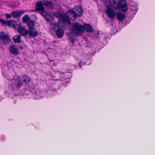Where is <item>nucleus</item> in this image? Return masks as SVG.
<instances>
[{
  "label": "nucleus",
  "mask_w": 155,
  "mask_h": 155,
  "mask_svg": "<svg viewBox=\"0 0 155 155\" xmlns=\"http://www.w3.org/2000/svg\"><path fill=\"white\" fill-rule=\"evenodd\" d=\"M28 19V16L26 15H25L22 18V21L23 23H25L26 22Z\"/></svg>",
  "instance_id": "nucleus-22"
},
{
  "label": "nucleus",
  "mask_w": 155,
  "mask_h": 155,
  "mask_svg": "<svg viewBox=\"0 0 155 155\" xmlns=\"http://www.w3.org/2000/svg\"><path fill=\"white\" fill-rule=\"evenodd\" d=\"M21 79L22 81H23L25 84H28L31 80L30 77L26 75L22 76L21 77Z\"/></svg>",
  "instance_id": "nucleus-16"
},
{
  "label": "nucleus",
  "mask_w": 155,
  "mask_h": 155,
  "mask_svg": "<svg viewBox=\"0 0 155 155\" xmlns=\"http://www.w3.org/2000/svg\"><path fill=\"white\" fill-rule=\"evenodd\" d=\"M9 50L11 53L15 55H17L19 53L17 48L14 45H12L9 47Z\"/></svg>",
  "instance_id": "nucleus-10"
},
{
  "label": "nucleus",
  "mask_w": 155,
  "mask_h": 155,
  "mask_svg": "<svg viewBox=\"0 0 155 155\" xmlns=\"http://www.w3.org/2000/svg\"><path fill=\"white\" fill-rule=\"evenodd\" d=\"M19 33L22 36H25L27 35V31L26 28L22 26H20L18 29Z\"/></svg>",
  "instance_id": "nucleus-13"
},
{
  "label": "nucleus",
  "mask_w": 155,
  "mask_h": 155,
  "mask_svg": "<svg viewBox=\"0 0 155 155\" xmlns=\"http://www.w3.org/2000/svg\"><path fill=\"white\" fill-rule=\"evenodd\" d=\"M23 85V82L18 79H15L12 82V87L14 90H18Z\"/></svg>",
  "instance_id": "nucleus-8"
},
{
  "label": "nucleus",
  "mask_w": 155,
  "mask_h": 155,
  "mask_svg": "<svg viewBox=\"0 0 155 155\" xmlns=\"http://www.w3.org/2000/svg\"><path fill=\"white\" fill-rule=\"evenodd\" d=\"M68 12L69 15H71L73 16V18H71L73 21L75 20L78 16H81L83 12L81 7L78 6H76L74 10H70Z\"/></svg>",
  "instance_id": "nucleus-3"
},
{
  "label": "nucleus",
  "mask_w": 155,
  "mask_h": 155,
  "mask_svg": "<svg viewBox=\"0 0 155 155\" xmlns=\"http://www.w3.org/2000/svg\"><path fill=\"white\" fill-rule=\"evenodd\" d=\"M109 3L107 6H110L116 10L120 9L122 12H125L128 9L127 4L121 2L117 3L115 0H109Z\"/></svg>",
  "instance_id": "nucleus-2"
},
{
  "label": "nucleus",
  "mask_w": 155,
  "mask_h": 155,
  "mask_svg": "<svg viewBox=\"0 0 155 155\" xmlns=\"http://www.w3.org/2000/svg\"><path fill=\"white\" fill-rule=\"evenodd\" d=\"M43 4L41 2H38L36 3L35 11H43L44 10Z\"/></svg>",
  "instance_id": "nucleus-11"
},
{
  "label": "nucleus",
  "mask_w": 155,
  "mask_h": 155,
  "mask_svg": "<svg viewBox=\"0 0 155 155\" xmlns=\"http://www.w3.org/2000/svg\"><path fill=\"white\" fill-rule=\"evenodd\" d=\"M60 27H55L54 26V28H58L56 30V33L57 36L58 37L62 38L63 37L64 32L63 29L62 28H60Z\"/></svg>",
  "instance_id": "nucleus-12"
},
{
  "label": "nucleus",
  "mask_w": 155,
  "mask_h": 155,
  "mask_svg": "<svg viewBox=\"0 0 155 155\" xmlns=\"http://www.w3.org/2000/svg\"><path fill=\"white\" fill-rule=\"evenodd\" d=\"M84 31L86 30L87 32L91 33L92 32L93 29L92 27L90 24H84L83 25Z\"/></svg>",
  "instance_id": "nucleus-17"
},
{
  "label": "nucleus",
  "mask_w": 155,
  "mask_h": 155,
  "mask_svg": "<svg viewBox=\"0 0 155 155\" xmlns=\"http://www.w3.org/2000/svg\"><path fill=\"white\" fill-rule=\"evenodd\" d=\"M49 13L45 11H42L41 12H40V14L43 17L45 18V17Z\"/></svg>",
  "instance_id": "nucleus-24"
},
{
  "label": "nucleus",
  "mask_w": 155,
  "mask_h": 155,
  "mask_svg": "<svg viewBox=\"0 0 155 155\" xmlns=\"http://www.w3.org/2000/svg\"><path fill=\"white\" fill-rule=\"evenodd\" d=\"M70 29L71 31L67 33L66 34L68 36V40L72 43H73L75 40L74 35H80L82 33L84 32L83 25L78 22L74 23L72 24V27L70 28Z\"/></svg>",
  "instance_id": "nucleus-1"
},
{
  "label": "nucleus",
  "mask_w": 155,
  "mask_h": 155,
  "mask_svg": "<svg viewBox=\"0 0 155 155\" xmlns=\"http://www.w3.org/2000/svg\"><path fill=\"white\" fill-rule=\"evenodd\" d=\"M61 21H58L57 23L54 24L55 27H63L62 25L63 24L70 25L71 21H70V18L67 16H64L62 15H61Z\"/></svg>",
  "instance_id": "nucleus-4"
},
{
  "label": "nucleus",
  "mask_w": 155,
  "mask_h": 155,
  "mask_svg": "<svg viewBox=\"0 0 155 155\" xmlns=\"http://www.w3.org/2000/svg\"><path fill=\"white\" fill-rule=\"evenodd\" d=\"M24 12V11H21L20 12L14 11L11 12V14L12 15V17L15 18L20 16Z\"/></svg>",
  "instance_id": "nucleus-14"
},
{
  "label": "nucleus",
  "mask_w": 155,
  "mask_h": 155,
  "mask_svg": "<svg viewBox=\"0 0 155 155\" xmlns=\"http://www.w3.org/2000/svg\"><path fill=\"white\" fill-rule=\"evenodd\" d=\"M114 9L110 6L106 7V13L107 16L110 19L114 18L116 16V13Z\"/></svg>",
  "instance_id": "nucleus-6"
},
{
  "label": "nucleus",
  "mask_w": 155,
  "mask_h": 155,
  "mask_svg": "<svg viewBox=\"0 0 155 155\" xmlns=\"http://www.w3.org/2000/svg\"><path fill=\"white\" fill-rule=\"evenodd\" d=\"M0 40L1 42L4 45L9 44L10 41L9 35L5 34L3 32L0 33Z\"/></svg>",
  "instance_id": "nucleus-5"
},
{
  "label": "nucleus",
  "mask_w": 155,
  "mask_h": 155,
  "mask_svg": "<svg viewBox=\"0 0 155 155\" xmlns=\"http://www.w3.org/2000/svg\"><path fill=\"white\" fill-rule=\"evenodd\" d=\"M45 18L46 21L48 22L51 21L53 19V18L52 16L51 15L49 14V13L47 15Z\"/></svg>",
  "instance_id": "nucleus-20"
},
{
  "label": "nucleus",
  "mask_w": 155,
  "mask_h": 155,
  "mask_svg": "<svg viewBox=\"0 0 155 155\" xmlns=\"http://www.w3.org/2000/svg\"><path fill=\"white\" fill-rule=\"evenodd\" d=\"M36 98L38 99H39L42 97V94L41 93H40L39 91L37 92L36 93Z\"/></svg>",
  "instance_id": "nucleus-21"
},
{
  "label": "nucleus",
  "mask_w": 155,
  "mask_h": 155,
  "mask_svg": "<svg viewBox=\"0 0 155 155\" xmlns=\"http://www.w3.org/2000/svg\"><path fill=\"white\" fill-rule=\"evenodd\" d=\"M83 63V61H81L78 64H79L80 68H81V64H82Z\"/></svg>",
  "instance_id": "nucleus-26"
},
{
  "label": "nucleus",
  "mask_w": 155,
  "mask_h": 155,
  "mask_svg": "<svg viewBox=\"0 0 155 155\" xmlns=\"http://www.w3.org/2000/svg\"><path fill=\"white\" fill-rule=\"evenodd\" d=\"M5 15L7 19H10L12 17V15L11 14V13L9 14H5Z\"/></svg>",
  "instance_id": "nucleus-25"
},
{
  "label": "nucleus",
  "mask_w": 155,
  "mask_h": 155,
  "mask_svg": "<svg viewBox=\"0 0 155 155\" xmlns=\"http://www.w3.org/2000/svg\"><path fill=\"white\" fill-rule=\"evenodd\" d=\"M0 22L3 25H6L9 27H12L13 28H15L17 25L16 21L13 20L5 21L0 18Z\"/></svg>",
  "instance_id": "nucleus-7"
},
{
  "label": "nucleus",
  "mask_w": 155,
  "mask_h": 155,
  "mask_svg": "<svg viewBox=\"0 0 155 155\" xmlns=\"http://www.w3.org/2000/svg\"><path fill=\"white\" fill-rule=\"evenodd\" d=\"M21 36L20 35H15L13 38V39L15 43H20Z\"/></svg>",
  "instance_id": "nucleus-18"
},
{
  "label": "nucleus",
  "mask_w": 155,
  "mask_h": 155,
  "mask_svg": "<svg viewBox=\"0 0 155 155\" xmlns=\"http://www.w3.org/2000/svg\"><path fill=\"white\" fill-rule=\"evenodd\" d=\"M28 28H34L35 27V21H34L28 20L27 22Z\"/></svg>",
  "instance_id": "nucleus-19"
},
{
  "label": "nucleus",
  "mask_w": 155,
  "mask_h": 155,
  "mask_svg": "<svg viewBox=\"0 0 155 155\" xmlns=\"http://www.w3.org/2000/svg\"><path fill=\"white\" fill-rule=\"evenodd\" d=\"M52 2L50 1H44V5L45 6H49L51 5H52Z\"/></svg>",
  "instance_id": "nucleus-23"
},
{
  "label": "nucleus",
  "mask_w": 155,
  "mask_h": 155,
  "mask_svg": "<svg viewBox=\"0 0 155 155\" xmlns=\"http://www.w3.org/2000/svg\"><path fill=\"white\" fill-rule=\"evenodd\" d=\"M116 15L118 20L120 21H123L125 17V15L120 12H117Z\"/></svg>",
  "instance_id": "nucleus-15"
},
{
  "label": "nucleus",
  "mask_w": 155,
  "mask_h": 155,
  "mask_svg": "<svg viewBox=\"0 0 155 155\" xmlns=\"http://www.w3.org/2000/svg\"><path fill=\"white\" fill-rule=\"evenodd\" d=\"M120 1H125L126 0H120Z\"/></svg>",
  "instance_id": "nucleus-27"
},
{
  "label": "nucleus",
  "mask_w": 155,
  "mask_h": 155,
  "mask_svg": "<svg viewBox=\"0 0 155 155\" xmlns=\"http://www.w3.org/2000/svg\"><path fill=\"white\" fill-rule=\"evenodd\" d=\"M29 36L35 37L38 35V32L37 31L35 28H28L27 32Z\"/></svg>",
  "instance_id": "nucleus-9"
}]
</instances>
